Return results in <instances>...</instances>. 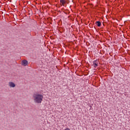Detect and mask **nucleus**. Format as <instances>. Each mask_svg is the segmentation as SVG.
I'll return each mask as SVG.
<instances>
[{
	"instance_id": "obj_5",
	"label": "nucleus",
	"mask_w": 130,
	"mask_h": 130,
	"mask_svg": "<svg viewBox=\"0 0 130 130\" xmlns=\"http://www.w3.org/2000/svg\"><path fill=\"white\" fill-rule=\"evenodd\" d=\"M95 24L97 25L98 27H100V26H101V22H100V21H96L95 22Z\"/></svg>"
},
{
	"instance_id": "obj_2",
	"label": "nucleus",
	"mask_w": 130,
	"mask_h": 130,
	"mask_svg": "<svg viewBox=\"0 0 130 130\" xmlns=\"http://www.w3.org/2000/svg\"><path fill=\"white\" fill-rule=\"evenodd\" d=\"M9 86L10 88H15V87H16V84L13 82H9Z\"/></svg>"
},
{
	"instance_id": "obj_6",
	"label": "nucleus",
	"mask_w": 130,
	"mask_h": 130,
	"mask_svg": "<svg viewBox=\"0 0 130 130\" xmlns=\"http://www.w3.org/2000/svg\"><path fill=\"white\" fill-rule=\"evenodd\" d=\"M60 2L62 5H64V4H66V0H60Z\"/></svg>"
},
{
	"instance_id": "obj_3",
	"label": "nucleus",
	"mask_w": 130,
	"mask_h": 130,
	"mask_svg": "<svg viewBox=\"0 0 130 130\" xmlns=\"http://www.w3.org/2000/svg\"><path fill=\"white\" fill-rule=\"evenodd\" d=\"M21 64L22 66H24L25 67H26V66H27V64H28V61L26 60H23L21 61Z\"/></svg>"
},
{
	"instance_id": "obj_1",
	"label": "nucleus",
	"mask_w": 130,
	"mask_h": 130,
	"mask_svg": "<svg viewBox=\"0 0 130 130\" xmlns=\"http://www.w3.org/2000/svg\"><path fill=\"white\" fill-rule=\"evenodd\" d=\"M32 98L35 103H41L43 100V95L40 93H36L32 95Z\"/></svg>"
},
{
	"instance_id": "obj_4",
	"label": "nucleus",
	"mask_w": 130,
	"mask_h": 130,
	"mask_svg": "<svg viewBox=\"0 0 130 130\" xmlns=\"http://www.w3.org/2000/svg\"><path fill=\"white\" fill-rule=\"evenodd\" d=\"M93 66L94 68H96V67H98V60H94Z\"/></svg>"
}]
</instances>
